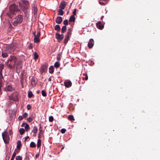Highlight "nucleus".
Returning a JSON list of instances; mask_svg holds the SVG:
<instances>
[{"label": "nucleus", "mask_w": 160, "mask_h": 160, "mask_svg": "<svg viewBox=\"0 0 160 160\" xmlns=\"http://www.w3.org/2000/svg\"><path fill=\"white\" fill-rule=\"evenodd\" d=\"M10 13H8L7 14L11 18L13 17L12 15L15 14V12L18 11V9L15 4L11 5L9 7Z\"/></svg>", "instance_id": "obj_1"}, {"label": "nucleus", "mask_w": 160, "mask_h": 160, "mask_svg": "<svg viewBox=\"0 0 160 160\" xmlns=\"http://www.w3.org/2000/svg\"><path fill=\"white\" fill-rule=\"evenodd\" d=\"M19 6L23 11L27 10L29 6L28 2L26 0H21L19 2Z\"/></svg>", "instance_id": "obj_2"}, {"label": "nucleus", "mask_w": 160, "mask_h": 160, "mask_svg": "<svg viewBox=\"0 0 160 160\" xmlns=\"http://www.w3.org/2000/svg\"><path fill=\"white\" fill-rule=\"evenodd\" d=\"M23 19V16L18 15L14 18V20H13L12 24L14 26H17L18 24L21 23L22 22Z\"/></svg>", "instance_id": "obj_3"}, {"label": "nucleus", "mask_w": 160, "mask_h": 160, "mask_svg": "<svg viewBox=\"0 0 160 160\" xmlns=\"http://www.w3.org/2000/svg\"><path fill=\"white\" fill-rule=\"evenodd\" d=\"M4 65L2 64H0V95L2 94V82L3 77L2 74V70L4 68Z\"/></svg>", "instance_id": "obj_4"}, {"label": "nucleus", "mask_w": 160, "mask_h": 160, "mask_svg": "<svg viewBox=\"0 0 160 160\" xmlns=\"http://www.w3.org/2000/svg\"><path fill=\"white\" fill-rule=\"evenodd\" d=\"M2 137L5 143L6 144L9 142V136L7 132L5 131L2 133Z\"/></svg>", "instance_id": "obj_5"}, {"label": "nucleus", "mask_w": 160, "mask_h": 160, "mask_svg": "<svg viewBox=\"0 0 160 160\" xmlns=\"http://www.w3.org/2000/svg\"><path fill=\"white\" fill-rule=\"evenodd\" d=\"M63 37L64 34H63L60 35L59 33H56L55 38L57 39L58 42H61L63 39Z\"/></svg>", "instance_id": "obj_6"}, {"label": "nucleus", "mask_w": 160, "mask_h": 160, "mask_svg": "<svg viewBox=\"0 0 160 160\" xmlns=\"http://www.w3.org/2000/svg\"><path fill=\"white\" fill-rule=\"evenodd\" d=\"M16 63V62H8L7 66L11 69H13L15 68Z\"/></svg>", "instance_id": "obj_7"}, {"label": "nucleus", "mask_w": 160, "mask_h": 160, "mask_svg": "<svg viewBox=\"0 0 160 160\" xmlns=\"http://www.w3.org/2000/svg\"><path fill=\"white\" fill-rule=\"evenodd\" d=\"M40 36V32L39 31H38L37 35L34 36V42L35 43H38L40 42L39 38Z\"/></svg>", "instance_id": "obj_8"}, {"label": "nucleus", "mask_w": 160, "mask_h": 160, "mask_svg": "<svg viewBox=\"0 0 160 160\" xmlns=\"http://www.w3.org/2000/svg\"><path fill=\"white\" fill-rule=\"evenodd\" d=\"M18 94L17 92H15L11 97V99L15 101H17L18 100Z\"/></svg>", "instance_id": "obj_9"}, {"label": "nucleus", "mask_w": 160, "mask_h": 160, "mask_svg": "<svg viewBox=\"0 0 160 160\" xmlns=\"http://www.w3.org/2000/svg\"><path fill=\"white\" fill-rule=\"evenodd\" d=\"M47 68L48 65L47 64H43L40 68V71L42 73L43 72H46L47 71Z\"/></svg>", "instance_id": "obj_10"}, {"label": "nucleus", "mask_w": 160, "mask_h": 160, "mask_svg": "<svg viewBox=\"0 0 160 160\" xmlns=\"http://www.w3.org/2000/svg\"><path fill=\"white\" fill-rule=\"evenodd\" d=\"M4 89L6 91L12 92L14 90V88L11 84H9L5 87Z\"/></svg>", "instance_id": "obj_11"}, {"label": "nucleus", "mask_w": 160, "mask_h": 160, "mask_svg": "<svg viewBox=\"0 0 160 160\" xmlns=\"http://www.w3.org/2000/svg\"><path fill=\"white\" fill-rule=\"evenodd\" d=\"M17 58L15 56H11L8 58V62H17Z\"/></svg>", "instance_id": "obj_12"}, {"label": "nucleus", "mask_w": 160, "mask_h": 160, "mask_svg": "<svg viewBox=\"0 0 160 160\" xmlns=\"http://www.w3.org/2000/svg\"><path fill=\"white\" fill-rule=\"evenodd\" d=\"M64 84L67 88H69L72 86V83L69 80H67L64 81Z\"/></svg>", "instance_id": "obj_13"}, {"label": "nucleus", "mask_w": 160, "mask_h": 160, "mask_svg": "<svg viewBox=\"0 0 160 160\" xmlns=\"http://www.w3.org/2000/svg\"><path fill=\"white\" fill-rule=\"evenodd\" d=\"M15 47L13 45H11L7 49V52H9L10 53H12L15 50Z\"/></svg>", "instance_id": "obj_14"}, {"label": "nucleus", "mask_w": 160, "mask_h": 160, "mask_svg": "<svg viewBox=\"0 0 160 160\" xmlns=\"http://www.w3.org/2000/svg\"><path fill=\"white\" fill-rule=\"evenodd\" d=\"M94 44V41L93 39H90L88 43V47L89 48H92Z\"/></svg>", "instance_id": "obj_15"}, {"label": "nucleus", "mask_w": 160, "mask_h": 160, "mask_svg": "<svg viewBox=\"0 0 160 160\" xmlns=\"http://www.w3.org/2000/svg\"><path fill=\"white\" fill-rule=\"evenodd\" d=\"M37 83V79L34 77H32L31 80V84L32 87L35 86Z\"/></svg>", "instance_id": "obj_16"}, {"label": "nucleus", "mask_w": 160, "mask_h": 160, "mask_svg": "<svg viewBox=\"0 0 160 160\" xmlns=\"http://www.w3.org/2000/svg\"><path fill=\"white\" fill-rule=\"evenodd\" d=\"M67 5V2L65 1H62L61 2L59 8L62 9H64Z\"/></svg>", "instance_id": "obj_17"}, {"label": "nucleus", "mask_w": 160, "mask_h": 160, "mask_svg": "<svg viewBox=\"0 0 160 160\" xmlns=\"http://www.w3.org/2000/svg\"><path fill=\"white\" fill-rule=\"evenodd\" d=\"M97 27L100 29H102L104 28V25L102 24L101 22L99 21L96 23Z\"/></svg>", "instance_id": "obj_18"}, {"label": "nucleus", "mask_w": 160, "mask_h": 160, "mask_svg": "<svg viewBox=\"0 0 160 160\" xmlns=\"http://www.w3.org/2000/svg\"><path fill=\"white\" fill-rule=\"evenodd\" d=\"M62 21V18L61 17H58L56 20V23L58 24H60Z\"/></svg>", "instance_id": "obj_19"}, {"label": "nucleus", "mask_w": 160, "mask_h": 160, "mask_svg": "<svg viewBox=\"0 0 160 160\" xmlns=\"http://www.w3.org/2000/svg\"><path fill=\"white\" fill-rule=\"evenodd\" d=\"M22 126L25 127V129L27 131H28L30 128L29 125L27 123H23Z\"/></svg>", "instance_id": "obj_20"}, {"label": "nucleus", "mask_w": 160, "mask_h": 160, "mask_svg": "<svg viewBox=\"0 0 160 160\" xmlns=\"http://www.w3.org/2000/svg\"><path fill=\"white\" fill-rule=\"evenodd\" d=\"M2 56L3 58H5L8 56V54L6 51H3L2 53Z\"/></svg>", "instance_id": "obj_21"}, {"label": "nucleus", "mask_w": 160, "mask_h": 160, "mask_svg": "<svg viewBox=\"0 0 160 160\" xmlns=\"http://www.w3.org/2000/svg\"><path fill=\"white\" fill-rule=\"evenodd\" d=\"M21 146V142L20 140H18L17 142V149L20 150Z\"/></svg>", "instance_id": "obj_22"}, {"label": "nucleus", "mask_w": 160, "mask_h": 160, "mask_svg": "<svg viewBox=\"0 0 160 160\" xmlns=\"http://www.w3.org/2000/svg\"><path fill=\"white\" fill-rule=\"evenodd\" d=\"M38 131V128L37 127L34 126L32 129V132L34 133L35 134L34 135L35 136H36V133H37Z\"/></svg>", "instance_id": "obj_23"}, {"label": "nucleus", "mask_w": 160, "mask_h": 160, "mask_svg": "<svg viewBox=\"0 0 160 160\" xmlns=\"http://www.w3.org/2000/svg\"><path fill=\"white\" fill-rule=\"evenodd\" d=\"M75 18L74 15H72L69 19V21L70 22H73L75 21Z\"/></svg>", "instance_id": "obj_24"}, {"label": "nucleus", "mask_w": 160, "mask_h": 160, "mask_svg": "<svg viewBox=\"0 0 160 160\" xmlns=\"http://www.w3.org/2000/svg\"><path fill=\"white\" fill-rule=\"evenodd\" d=\"M70 36V35L66 34L64 40V42L66 44L68 42L69 38Z\"/></svg>", "instance_id": "obj_25"}, {"label": "nucleus", "mask_w": 160, "mask_h": 160, "mask_svg": "<svg viewBox=\"0 0 160 160\" xmlns=\"http://www.w3.org/2000/svg\"><path fill=\"white\" fill-rule=\"evenodd\" d=\"M62 9H61L60 8L58 10V15H63L64 12Z\"/></svg>", "instance_id": "obj_26"}, {"label": "nucleus", "mask_w": 160, "mask_h": 160, "mask_svg": "<svg viewBox=\"0 0 160 160\" xmlns=\"http://www.w3.org/2000/svg\"><path fill=\"white\" fill-rule=\"evenodd\" d=\"M32 10L33 11V13L34 15H35L36 14H37L38 11V9L37 7H36L35 6L33 7Z\"/></svg>", "instance_id": "obj_27"}, {"label": "nucleus", "mask_w": 160, "mask_h": 160, "mask_svg": "<svg viewBox=\"0 0 160 160\" xmlns=\"http://www.w3.org/2000/svg\"><path fill=\"white\" fill-rule=\"evenodd\" d=\"M54 29L55 30L57 31L58 32L60 31V28L59 25H56L54 27Z\"/></svg>", "instance_id": "obj_28"}, {"label": "nucleus", "mask_w": 160, "mask_h": 160, "mask_svg": "<svg viewBox=\"0 0 160 160\" xmlns=\"http://www.w3.org/2000/svg\"><path fill=\"white\" fill-rule=\"evenodd\" d=\"M67 30V27L66 26H63L61 29L62 32V33H64Z\"/></svg>", "instance_id": "obj_29"}, {"label": "nucleus", "mask_w": 160, "mask_h": 160, "mask_svg": "<svg viewBox=\"0 0 160 160\" xmlns=\"http://www.w3.org/2000/svg\"><path fill=\"white\" fill-rule=\"evenodd\" d=\"M54 72V68L52 66H51L49 68V72L50 73H52Z\"/></svg>", "instance_id": "obj_30"}, {"label": "nucleus", "mask_w": 160, "mask_h": 160, "mask_svg": "<svg viewBox=\"0 0 160 160\" xmlns=\"http://www.w3.org/2000/svg\"><path fill=\"white\" fill-rule=\"evenodd\" d=\"M68 119L70 121H74L75 120L73 115H72L68 116Z\"/></svg>", "instance_id": "obj_31"}, {"label": "nucleus", "mask_w": 160, "mask_h": 160, "mask_svg": "<svg viewBox=\"0 0 160 160\" xmlns=\"http://www.w3.org/2000/svg\"><path fill=\"white\" fill-rule=\"evenodd\" d=\"M41 140L38 139V142L37 144V147L38 148L41 146Z\"/></svg>", "instance_id": "obj_32"}, {"label": "nucleus", "mask_w": 160, "mask_h": 160, "mask_svg": "<svg viewBox=\"0 0 160 160\" xmlns=\"http://www.w3.org/2000/svg\"><path fill=\"white\" fill-rule=\"evenodd\" d=\"M30 146L31 148H34L36 147V145L35 143L34 142H32L30 144Z\"/></svg>", "instance_id": "obj_33"}, {"label": "nucleus", "mask_w": 160, "mask_h": 160, "mask_svg": "<svg viewBox=\"0 0 160 160\" xmlns=\"http://www.w3.org/2000/svg\"><path fill=\"white\" fill-rule=\"evenodd\" d=\"M25 132V130L23 128H21L19 130V132L21 135L23 134Z\"/></svg>", "instance_id": "obj_34"}, {"label": "nucleus", "mask_w": 160, "mask_h": 160, "mask_svg": "<svg viewBox=\"0 0 160 160\" xmlns=\"http://www.w3.org/2000/svg\"><path fill=\"white\" fill-rule=\"evenodd\" d=\"M39 133L41 134H42L43 132L42 130V129L41 126V125H39Z\"/></svg>", "instance_id": "obj_35"}, {"label": "nucleus", "mask_w": 160, "mask_h": 160, "mask_svg": "<svg viewBox=\"0 0 160 160\" xmlns=\"http://www.w3.org/2000/svg\"><path fill=\"white\" fill-rule=\"evenodd\" d=\"M34 59L36 60L37 59L38 57V56L36 52H34Z\"/></svg>", "instance_id": "obj_36"}, {"label": "nucleus", "mask_w": 160, "mask_h": 160, "mask_svg": "<svg viewBox=\"0 0 160 160\" xmlns=\"http://www.w3.org/2000/svg\"><path fill=\"white\" fill-rule=\"evenodd\" d=\"M54 66L57 68H58L60 66L59 62H55L54 64Z\"/></svg>", "instance_id": "obj_37"}, {"label": "nucleus", "mask_w": 160, "mask_h": 160, "mask_svg": "<svg viewBox=\"0 0 160 160\" xmlns=\"http://www.w3.org/2000/svg\"><path fill=\"white\" fill-rule=\"evenodd\" d=\"M72 29L71 28L68 29V32H67V35H70L71 34Z\"/></svg>", "instance_id": "obj_38"}, {"label": "nucleus", "mask_w": 160, "mask_h": 160, "mask_svg": "<svg viewBox=\"0 0 160 160\" xmlns=\"http://www.w3.org/2000/svg\"><path fill=\"white\" fill-rule=\"evenodd\" d=\"M42 94L43 97H46L47 96V93L44 90H42Z\"/></svg>", "instance_id": "obj_39"}, {"label": "nucleus", "mask_w": 160, "mask_h": 160, "mask_svg": "<svg viewBox=\"0 0 160 160\" xmlns=\"http://www.w3.org/2000/svg\"><path fill=\"white\" fill-rule=\"evenodd\" d=\"M28 97L29 98H31L32 96L33 95V94L32 92L31 91H30L29 92H28Z\"/></svg>", "instance_id": "obj_40"}, {"label": "nucleus", "mask_w": 160, "mask_h": 160, "mask_svg": "<svg viewBox=\"0 0 160 160\" xmlns=\"http://www.w3.org/2000/svg\"><path fill=\"white\" fill-rule=\"evenodd\" d=\"M16 160H22V158L21 156H17L16 157Z\"/></svg>", "instance_id": "obj_41"}, {"label": "nucleus", "mask_w": 160, "mask_h": 160, "mask_svg": "<svg viewBox=\"0 0 160 160\" xmlns=\"http://www.w3.org/2000/svg\"><path fill=\"white\" fill-rule=\"evenodd\" d=\"M16 153L15 152H14L13 153V155H12V158H11V159L10 160H13L15 156L16 155Z\"/></svg>", "instance_id": "obj_42"}, {"label": "nucleus", "mask_w": 160, "mask_h": 160, "mask_svg": "<svg viewBox=\"0 0 160 160\" xmlns=\"http://www.w3.org/2000/svg\"><path fill=\"white\" fill-rule=\"evenodd\" d=\"M53 120V118L52 116H50L49 118V121L50 122H52Z\"/></svg>", "instance_id": "obj_43"}, {"label": "nucleus", "mask_w": 160, "mask_h": 160, "mask_svg": "<svg viewBox=\"0 0 160 160\" xmlns=\"http://www.w3.org/2000/svg\"><path fill=\"white\" fill-rule=\"evenodd\" d=\"M63 24L65 25V26L68 25V20L67 19L63 21Z\"/></svg>", "instance_id": "obj_44"}, {"label": "nucleus", "mask_w": 160, "mask_h": 160, "mask_svg": "<svg viewBox=\"0 0 160 160\" xmlns=\"http://www.w3.org/2000/svg\"><path fill=\"white\" fill-rule=\"evenodd\" d=\"M83 75L86 76V77L85 78H83V79H85L86 80H87L88 79V76H87V74L86 73H84L83 74Z\"/></svg>", "instance_id": "obj_45"}, {"label": "nucleus", "mask_w": 160, "mask_h": 160, "mask_svg": "<svg viewBox=\"0 0 160 160\" xmlns=\"http://www.w3.org/2000/svg\"><path fill=\"white\" fill-rule=\"evenodd\" d=\"M33 120V118L31 117H29V118H28L27 119V120L29 122H31Z\"/></svg>", "instance_id": "obj_46"}, {"label": "nucleus", "mask_w": 160, "mask_h": 160, "mask_svg": "<svg viewBox=\"0 0 160 160\" xmlns=\"http://www.w3.org/2000/svg\"><path fill=\"white\" fill-rule=\"evenodd\" d=\"M66 129L65 128H62L61 130V132L63 134L64 133L66 132Z\"/></svg>", "instance_id": "obj_47"}, {"label": "nucleus", "mask_w": 160, "mask_h": 160, "mask_svg": "<svg viewBox=\"0 0 160 160\" xmlns=\"http://www.w3.org/2000/svg\"><path fill=\"white\" fill-rule=\"evenodd\" d=\"M32 48V43H30L29 44V46H28V48L29 49H31Z\"/></svg>", "instance_id": "obj_48"}, {"label": "nucleus", "mask_w": 160, "mask_h": 160, "mask_svg": "<svg viewBox=\"0 0 160 160\" xmlns=\"http://www.w3.org/2000/svg\"><path fill=\"white\" fill-rule=\"evenodd\" d=\"M24 78L22 77L21 78V84L22 85L23 84V81L24 80Z\"/></svg>", "instance_id": "obj_49"}, {"label": "nucleus", "mask_w": 160, "mask_h": 160, "mask_svg": "<svg viewBox=\"0 0 160 160\" xmlns=\"http://www.w3.org/2000/svg\"><path fill=\"white\" fill-rule=\"evenodd\" d=\"M28 113L26 112H25L23 115V118H26L28 116Z\"/></svg>", "instance_id": "obj_50"}, {"label": "nucleus", "mask_w": 160, "mask_h": 160, "mask_svg": "<svg viewBox=\"0 0 160 160\" xmlns=\"http://www.w3.org/2000/svg\"><path fill=\"white\" fill-rule=\"evenodd\" d=\"M31 106L30 105L28 104L27 105V109L28 110H29L31 109Z\"/></svg>", "instance_id": "obj_51"}, {"label": "nucleus", "mask_w": 160, "mask_h": 160, "mask_svg": "<svg viewBox=\"0 0 160 160\" xmlns=\"http://www.w3.org/2000/svg\"><path fill=\"white\" fill-rule=\"evenodd\" d=\"M23 118L22 116H19L18 119L19 121H21L23 119Z\"/></svg>", "instance_id": "obj_52"}, {"label": "nucleus", "mask_w": 160, "mask_h": 160, "mask_svg": "<svg viewBox=\"0 0 160 160\" xmlns=\"http://www.w3.org/2000/svg\"><path fill=\"white\" fill-rule=\"evenodd\" d=\"M76 11H77L76 9H75L73 11V15H74H74H76Z\"/></svg>", "instance_id": "obj_53"}, {"label": "nucleus", "mask_w": 160, "mask_h": 160, "mask_svg": "<svg viewBox=\"0 0 160 160\" xmlns=\"http://www.w3.org/2000/svg\"><path fill=\"white\" fill-rule=\"evenodd\" d=\"M99 3L101 5H105V3L104 2H99Z\"/></svg>", "instance_id": "obj_54"}, {"label": "nucleus", "mask_w": 160, "mask_h": 160, "mask_svg": "<svg viewBox=\"0 0 160 160\" xmlns=\"http://www.w3.org/2000/svg\"><path fill=\"white\" fill-rule=\"evenodd\" d=\"M17 65H18V66H17V67H16V68H17V69H18V68H21V66H20V67H19L18 66L19 63H17Z\"/></svg>", "instance_id": "obj_55"}, {"label": "nucleus", "mask_w": 160, "mask_h": 160, "mask_svg": "<svg viewBox=\"0 0 160 160\" xmlns=\"http://www.w3.org/2000/svg\"><path fill=\"white\" fill-rule=\"evenodd\" d=\"M41 134H40V133H39L38 134V138L40 139V138H41Z\"/></svg>", "instance_id": "obj_56"}, {"label": "nucleus", "mask_w": 160, "mask_h": 160, "mask_svg": "<svg viewBox=\"0 0 160 160\" xmlns=\"http://www.w3.org/2000/svg\"><path fill=\"white\" fill-rule=\"evenodd\" d=\"M32 34L35 36L36 35V32L35 31H33L32 32Z\"/></svg>", "instance_id": "obj_57"}, {"label": "nucleus", "mask_w": 160, "mask_h": 160, "mask_svg": "<svg viewBox=\"0 0 160 160\" xmlns=\"http://www.w3.org/2000/svg\"><path fill=\"white\" fill-rule=\"evenodd\" d=\"M28 138H29V137L28 136H27L25 138V141Z\"/></svg>", "instance_id": "obj_58"}, {"label": "nucleus", "mask_w": 160, "mask_h": 160, "mask_svg": "<svg viewBox=\"0 0 160 160\" xmlns=\"http://www.w3.org/2000/svg\"><path fill=\"white\" fill-rule=\"evenodd\" d=\"M39 157V154H36L35 155V157L36 158H37Z\"/></svg>", "instance_id": "obj_59"}, {"label": "nucleus", "mask_w": 160, "mask_h": 160, "mask_svg": "<svg viewBox=\"0 0 160 160\" xmlns=\"http://www.w3.org/2000/svg\"><path fill=\"white\" fill-rule=\"evenodd\" d=\"M48 80L49 81H51V78L50 77L49 78Z\"/></svg>", "instance_id": "obj_60"}, {"label": "nucleus", "mask_w": 160, "mask_h": 160, "mask_svg": "<svg viewBox=\"0 0 160 160\" xmlns=\"http://www.w3.org/2000/svg\"><path fill=\"white\" fill-rule=\"evenodd\" d=\"M57 60H59L60 59V58L58 56L57 57Z\"/></svg>", "instance_id": "obj_61"}, {"label": "nucleus", "mask_w": 160, "mask_h": 160, "mask_svg": "<svg viewBox=\"0 0 160 160\" xmlns=\"http://www.w3.org/2000/svg\"><path fill=\"white\" fill-rule=\"evenodd\" d=\"M10 157V154H9L8 155V156L7 157H6V158H8L9 159Z\"/></svg>", "instance_id": "obj_62"}, {"label": "nucleus", "mask_w": 160, "mask_h": 160, "mask_svg": "<svg viewBox=\"0 0 160 160\" xmlns=\"http://www.w3.org/2000/svg\"><path fill=\"white\" fill-rule=\"evenodd\" d=\"M39 92H40L39 90L37 91V93H38V94L39 93Z\"/></svg>", "instance_id": "obj_63"}, {"label": "nucleus", "mask_w": 160, "mask_h": 160, "mask_svg": "<svg viewBox=\"0 0 160 160\" xmlns=\"http://www.w3.org/2000/svg\"><path fill=\"white\" fill-rule=\"evenodd\" d=\"M9 159L8 158H6L5 160H9Z\"/></svg>", "instance_id": "obj_64"}]
</instances>
